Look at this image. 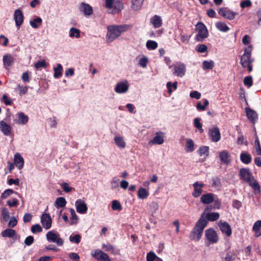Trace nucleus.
<instances>
[{
    "instance_id": "obj_50",
    "label": "nucleus",
    "mask_w": 261,
    "mask_h": 261,
    "mask_svg": "<svg viewBox=\"0 0 261 261\" xmlns=\"http://www.w3.org/2000/svg\"><path fill=\"white\" fill-rule=\"evenodd\" d=\"M198 152L200 156L204 154L207 156L209 152V147L206 146H201L198 149Z\"/></svg>"
},
{
    "instance_id": "obj_22",
    "label": "nucleus",
    "mask_w": 261,
    "mask_h": 261,
    "mask_svg": "<svg viewBox=\"0 0 261 261\" xmlns=\"http://www.w3.org/2000/svg\"><path fill=\"white\" fill-rule=\"evenodd\" d=\"M220 161L224 164H228L230 161V154L227 150H223L219 152Z\"/></svg>"
},
{
    "instance_id": "obj_32",
    "label": "nucleus",
    "mask_w": 261,
    "mask_h": 261,
    "mask_svg": "<svg viewBox=\"0 0 261 261\" xmlns=\"http://www.w3.org/2000/svg\"><path fill=\"white\" fill-rule=\"evenodd\" d=\"M220 215L217 212H213L207 213L205 217V219L207 221H215L219 218Z\"/></svg>"
},
{
    "instance_id": "obj_41",
    "label": "nucleus",
    "mask_w": 261,
    "mask_h": 261,
    "mask_svg": "<svg viewBox=\"0 0 261 261\" xmlns=\"http://www.w3.org/2000/svg\"><path fill=\"white\" fill-rule=\"evenodd\" d=\"M194 150V143L193 141L191 139L187 140V144L186 145V150L187 152H192Z\"/></svg>"
},
{
    "instance_id": "obj_47",
    "label": "nucleus",
    "mask_w": 261,
    "mask_h": 261,
    "mask_svg": "<svg viewBox=\"0 0 261 261\" xmlns=\"http://www.w3.org/2000/svg\"><path fill=\"white\" fill-rule=\"evenodd\" d=\"M2 215L4 221L7 222L10 218L9 212L7 208L4 207L1 208Z\"/></svg>"
},
{
    "instance_id": "obj_52",
    "label": "nucleus",
    "mask_w": 261,
    "mask_h": 261,
    "mask_svg": "<svg viewBox=\"0 0 261 261\" xmlns=\"http://www.w3.org/2000/svg\"><path fill=\"white\" fill-rule=\"evenodd\" d=\"M112 208L114 211H120L122 210V207L119 201L114 200L112 201Z\"/></svg>"
},
{
    "instance_id": "obj_28",
    "label": "nucleus",
    "mask_w": 261,
    "mask_h": 261,
    "mask_svg": "<svg viewBox=\"0 0 261 261\" xmlns=\"http://www.w3.org/2000/svg\"><path fill=\"white\" fill-rule=\"evenodd\" d=\"M240 160L245 164H249L252 161V157L248 153L242 152L240 154Z\"/></svg>"
},
{
    "instance_id": "obj_16",
    "label": "nucleus",
    "mask_w": 261,
    "mask_h": 261,
    "mask_svg": "<svg viewBox=\"0 0 261 261\" xmlns=\"http://www.w3.org/2000/svg\"><path fill=\"white\" fill-rule=\"evenodd\" d=\"M240 178L246 182L250 181V179L253 177L248 168H243L240 170Z\"/></svg>"
},
{
    "instance_id": "obj_54",
    "label": "nucleus",
    "mask_w": 261,
    "mask_h": 261,
    "mask_svg": "<svg viewBox=\"0 0 261 261\" xmlns=\"http://www.w3.org/2000/svg\"><path fill=\"white\" fill-rule=\"evenodd\" d=\"M14 193H15V192L12 189H7L2 194L1 198L3 199H6Z\"/></svg>"
},
{
    "instance_id": "obj_24",
    "label": "nucleus",
    "mask_w": 261,
    "mask_h": 261,
    "mask_svg": "<svg viewBox=\"0 0 261 261\" xmlns=\"http://www.w3.org/2000/svg\"><path fill=\"white\" fill-rule=\"evenodd\" d=\"M214 194L213 193H207L203 194L200 198V201L204 204H208L214 201Z\"/></svg>"
},
{
    "instance_id": "obj_40",
    "label": "nucleus",
    "mask_w": 261,
    "mask_h": 261,
    "mask_svg": "<svg viewBox=\"0 0 261 261\" xmlns=\"http://www.w3.org/2000/svg\"><path fill=\"white\" fill-rule=\"evenodd\" d=\"M114 141L116 145L121 148H124L125 147V142L122 137H115Z\"/></svg>"
},
{
    "instance_id": "obj_60",
    "label": "nucleus",
    "mask_w": 261,
    "mask_h": 261,
    "mask_svg": "<svg viewBox=\"0 0 261 261\" xmlns=\"http://www.w3.org/2000/svg\"><path fill=\"white\" fill-rule=\"evenodd\" d=\"M157 257H158L154 252L150 251L147 254L146 260L147 261H154Z\"/></svg>"
},
{
    "instance_id": "obj_27",
    "label": "nucleus",
    "mask_w": 261,
    "mask_h": 261,
    "mask_svg": "<svg viewBox=\"0 0 261 261\" xmlns=\"http://www.w3.org/2000/svg\"><path fill=\"white\" fill-rule=\"evenodd\" d=\"M150 22L155 28H158L162 25V20L161 17L157 15H155L150 19Z\"/></svg>"
},
{
    "instance_id": "obj_25",
    "label": "nucleus",
    "mask_w": 261,
    "mask_h": 261,
    "mask_svg": "<svg viewBox=\"0 0 261 261\" xmlns=\"http://www.w3.org/2000/svg\"><path fill=\"white\" fill-rule=\"evenodd\" d=\"M14 161L16 166L19 169H21L24 166V159L19 153L14 155Z\"/></svg>"
},
{
    "instance_id": "obj_19",
    "label": "nucleus",
    "mask_w": 261,
    "mask_h": 261,
    "mask_svg": "<svg viewBox=\"0 0 261 261\" xmlns=\"http://www.w3.org/2000/svg\"><path fill=\"white\" fill-rule=\"evenodd\" d=\"M252 61L251 59V52L246 49L241 57L240 63L242 67L245 68L247 66V64H249L250 62L252 63Z\"/></svg>"
},
{
    "instance_id": "obj_8",
    "label": "nucleus",
    "mask_w": 261,
    "mask_h": 261,
    "mask_svg": "<svg viewBox=\"0 0 261 261\" xmlns=\"http://www.w3.org/2000/svg\"><path fill=\"white\" fill-rule=\"evenodd\" d=\"M129 87V84L126 80L122 82H118L115 86V91L119 94L124 93L128 91Z\"/></svg>"
},
{
    "instance_id": "obj_14",
    "label": "nucleus",
    "mask_w": 261,
    "mask_h": 261,
    "mask_svg": "<svg viewBox=\"0 0 261 261\" xmlns=\"http://www.w3.org/2000/svg\"><path fill=\"white\" fill-rule=\"evenodd\" d=\"M208 134L213 142H218L221 139L220 132L217 127L210 129Z\"/></svg>"
},
{
    "instance_id": "obj_56",
    "label": "nucleus",
    "mask_w": 261,
    "mask_h": 261,
    "mask_svg": "<svg viewBox=\"0 0 261 261\" xmlns=\"http://www.w3.org/2000/svg\"><path fill=\"white\" fill-rule=\"evenodd\" d=\"M69 239L71 242L78 244L81 242V236L80 234H75L73 236H70Z\"/></svg>"
},
{
    "instance_id": "obj_62",
    "label": "nucleus",
    "mask_w": 261,
    "mask_h": 261,
    "mask_svg": "<svg viewBox=\"0 0 261 261\" xmlns=\"http://www.w3.org/2000/svg\"><path fill=\"white\" fill-rule=\"evenodd\" d=\"M35 67L36 69H40L42 68H46V63L45 60H42L41 61L37 62L35 64Z\"/></svg>"
},
{
    "instance_id": "obj_59",
    "label": "nucleus",
    "mask_w": 261,
    "mask_h": 261,
    "mask_svg": "<svg viewBox=\"0 0 261 261\" xmlns=\"http://www.w3.org/2000/svg\"><path fill=\"white\" fill-rule=\"evenodd\" d=\"M1 101H3L6 106H11L13 103L12 100L9 98L6 94L3 95Z\"/></svg>"
},
{
    "instance_id": "obj_11",
    "label": "nucleus",
    "mask_w": 261,
    "mask_h": 261,
    "mask_svg": "<svg viewBox=\"0 0 261 261\" xmlns=\"http://www.w3.org/2000/svg\"><path fill=\"white\" fill-rule=\"evenodd\" d=\"M14 19L16 26L19 29L23 23L24 20V16L21 10L18 9L15 11Z\"/></svg>"
},
{
    "instance_id": "obj_51",
    "label": "nucleus",
    "mask_w": 261,
    "mask_h": 261,
    "mask_svg": "<svg viewBox=\"0 0 261 261\" xmlns=\"http://www.w3.org/2000/svg\"><path fill=\"white\" fill-rule=\"evenodd\" d=\"M61 187L66 193H69L75 190L74 188L70 187L69 184L67 182H63L61 184Z\"/></svg>"
},
{
    "instance_id": "obj_43",
    "label": "nucleus",
    "mask_w": 261,
    "mask_h": 261,
    "mask_svg": "<svg viewBox=\"0 0 261 261\" xmlns=\"http://www.w3.org/2000/svg\"><path fill=\"white\" fill-rule=\"evenodd\" d=\"M18 117L19 123L22 124H26L29 120L28 116L22 112H20L18 114Z\"/></svg>"
},
{
    "instance_id": "obj_49",
    "label": "nucleus",
    "mask_w": 261,
    "mask_h": 261,
    "mask_svg": "<svg viewBox=\"0 0 261 261\" xmlns=\"http://www.w3.org/2000/svg\"><path fill=\"white\" fill-rule=\"evenodd\" d=\"M177 84H178V83L177 81H175L173 84L170 82H167V87L168 89V93H169L170 94L172 93V92H173V90H172V88H173L174 90L177 89Z\"/></svg>"
},
{
    "instance_id": "obj_3",
    "label": "nucleus",
    "mask_w": 261,
    "mask_h": 261,
    "mask_svg": "<svg viewBox=\"0 0 261 261\" xmlns=\"http://www.w3.org/2000/svg\"><path fill=\"white\" fill-rule=\"evenodd\" d=\"M196 30L198 32V34L196 36V40L197 41L201 42L208 37V32L203 23L201 22H198L196 25Z\"/></svg>"
},
{
    "instance_id": "obj_35",
    "label": "nucleus",
    "mask_w": 261,
    "mask_h": 261,
    "mask_svg": "<svg viewBox=\"0 0 261 261\" xmlns=\"http://www.w3.org/2000/svg\"><path fill=\"white\" fill-rule=\"evenodd\" d=\"M69 37L79 38L81 37V31L75 28H71L69 30Z\"/></svg>"
},
{
    "instance_id": "obj_34",
    "label": "nucleus",
    "mask_w": 261,
    "mask_h": 261,
    "mask_svg": "<svg viewBox=\"0 0 261 261\" xmlns=\"http://www.w3.org/2000/svg\"><path fill=\"white\" fill-rule=\"evenodd\" d=\"M42 20L39 17H37V18L31 20L30 21V24L31 26L34 29H38L42 24Z\"/></svg>"
},
{
    "instance_id": "obj_20",
    "label": "nucleus",
    "mask_w": 261,
    "mask_h": 261,
    "mask_svg": "<svg viewBox=\"0 0 261 261\" xmlns=\"http://www.w3.org/2000/svg\"><path fill=\"white\" fill-rule=\"evenodd\" d=\"M14 58L11 54L4 55L3 61L5 68L8 69L9 67L12 66L14 63Z\"/></svg>"
},
{
    "instance_id": "obj_10",
    "label": "nucleus",
    "mask_w": 261,
    "mask_h": 261,
    "mask_svg": "<svg viewBox=\"0 0 261 261\" xmlns=\"http://www.w3.org/2000/svg\"><path fill=\"white\" fill-rule=\"evenodd\" d=\"M218 226L223 233L227 237H230L232 233V230L230 225L226 222L220 220L218 223Z\"/></svg>"
},
{
    "instance_id": "obj_37",
    "label": "nucleus",
    "mask_w": 261,
    "mask_h": 261,
    "mask_svg": "<svg viewBox=\"0 0 261 261\" xmlns=\"http://www.w3.org/2000/svg\"><path fill=\"white\" fill-rule=\"evenodd\" d=\"M149 195V193L145 188H140L138 191V196L139 198L146 199Z\"/></svg>"
},
{
    "instance_id": "obj_57",
    "label": "nucleus",
    "mask_w": 261,
    "mask_h": 261,
    "mask_svg": "<svg viewBox=\"0 0 261 261\" xmlns=\"http://www.w3.org/2000/svg\"><path fill=\"white\" fill-rule=\"evenodd\" d=\"M244 84L248 87H250L253 85L252 77L251 75L246 76L244 79Z\"/></svg>"
},
{
    "instance_id": "obj_45",
    "label": "nucleus",
    "mask_w": 261,
    "mask_h": 261,
    "mask_svg": "<svg viewBox=\"0 0 261 261\" xmlns=\"http://www.w3.org/2000/svg\"><path fill=\"white\" fill-rule=\"evenodd\" d=\"M146 46L148 50H154L158 47V43L153 40H148L146 42Z\"/></svg>"
},
{
    "instance_id": "obj_5",
    "label": "nucleus",
    "mask_w": 261,
    "mask_h": 261,
    "mask_svg": "<svg viewBox=\"0 0 261 261\" xmlns=\"http://www.w3.org/2000/svg\"><path fill=\"white\" fill-rule=\"evenodd\" d=\"M46 237L49 242L55 243L59 246H61L63 245L64 241L63 239L60 238L59 233L55 230L47 232Z\"/></svg>"
},
{
    "instance_id": "obj_12",
    "label": "nucleus",
    "mask_w": 261,
    "mask_h": 261,
    "mask_svg": "<svg viewBox=\"0 0 261 261\" xmlns=\"http://www.w3.org/2000/svg\"><path fill=\"white\" fill-rule=\"evenodd\" d=\"M92 256L99 261H112L107 253L100 250H95Z\"/></svg>"
},
{
    "instance_id": "obj_1",
    "label": "nucleus",
    "mask_w": 261,
    "mask_h": 261,
    "mask_svg": "<svg viewBox=\"0 0 261 261\" xmlns=\"http://www.w3.org/2000/svg\"><path fill=\"white\" fill-rule=\"evenodd\" d=\"M207 223L208 222L205 218V214L203 213L191 232L190 235V239L191 240L196 239L197 241H199L201 238L203 230L207 226Z\"/></svg>"
},
{
    "instance_id": "obj_48",
    "label": "nucleus",
    "mask_w": 261,
    "mask_h": 261,
    "mask_svg": "<svg viewBox=\"0 0 261 261\" xmlns=\"http://www.w3.org/2000/svg\"><path fill=\"white\" fill-rule=\"evenodd\" d=\"M70 213L71 215L70 225L76 224L78 220V216L76 215L73 208L70 209Z\"/></svg>"
},
{
    "instance_id": "obj_23",
    "label": "nucleus",
    "mask_w": 261,
    "mask_h": 261,
    "mask_svg": "<svg viewBox=\"0 0 261 261\" xmlns=\"http://www.w3.org/2000/svg\"><path fill=\"white\" fill-rule=\"evenodd\" d=\"M246 113L248 119L252 123H254L257 119V114L254 110L249 108H246Z\"/></svg>"
},
{
    "instance_id": "obj_7",
    "label": "nucleus",
    "mask_w": 261,
    "mask_h": 261,
    "mask_svg": "<svg viewBox=\"0 0 261 261\" xmlns=\"http://www.w3.org/2000/svg\"><path fill=\"white\" fill-rule=\"evenodd\" d=\"M218 13L220 15L223 16L224 18L229 20H232L235 18L237 13L228 9L227 8H220L218 11Z\"/></svg>"
},
{
    "instance_id": "obj_42",
    "label": "nucleus",
    "mask_w": 261,
    "mask_h": 261,
    "mask_svg": "<svg viewBox=\"0 0 261 261\" xmlns=\"http://www.w3.org/2000/svg\"><path fill=\"white\" fill-rule=\"evenodd\" d=\"M214 67V62L212 60L210 61H204L202 63V68L206 70L207 69H212Z\"/></svg>"
},
{
    "instance_id": "obj_36",
    "label": "nucleus",
    "mask_w": 261,
    "mask_h": 261,
    "mask_svg": "<svg viewBox=\"0 0 261 261\" xmlns=\"http://www.w3.org/2000/svg\"><path fill=\"white\" fill-rule=\"evenodd\" d=\"M260 227L261 220H257L254 223L252 228L253 230L255 232V236L256 237L261 236V233H260Z\"/></svg>"
},
{
    "instance_id": "obj_44",
    "label": "nucleus",
    "mask_w": 261,
    "mask_h": 261,
    "mask_svg": "<svg viewBox=\"0 0 261 261\" xmlns=\"http://www.w3.org/2000/svg\"><path fill=\"white\" fill-rule=\"evenodd\" d=\"M203 100H204L203 105H201V103L200 101H198L197 103L196 108L198 111H202L205 110L206 107L208 105L209 101L207 99H204Z\"/></svg>"
},
{
    "instance_id": "obj_33",
    "label": "nucleus",
    "mask_w": 261,
    "mask_h": 261,
    "mask_svg": "<svg viewBox=\"0 0 261 261\" xmlns=\"http://www.w3.org/2000/svg\"><path fill=\"white\" fill-rule=\"evenodd\" d=\"M216 27L218 30L223 32H226L229 30V28L227 24L225 22L222 21L217 22L216 23Z\"/></svg>"
},
{
    "instance_id": "obj_63",
    "label": "nucleus",
    "mask_w": 261,
    "mask_h": 261,
    "mask_svg": "<svg viewBox=\"0 0 261 261\" xmlns=\"http://www.w3.org/2000/svg\"><path fill=\"white\" fill-rule=\"evenodd\" d=\"M196 50L199 53H203L207 51V47L205 44H199L196 47Z\"/></svg>"
},
{
    "instance_id": "obj_17",
    "label": "nucleus",
    "mask_w": 261,
    "mask_h": 261,
    "mask_svg": "<svg viewBox=\"0 0 261 261\" xmlns=\"http://www.w3.org/2000/svg\"><path fill=\"white\" fill-rule=\"evenodd\" d=\"M164 134L163 132L159 131L155 133V136L149 142L150 144H162L164 142Z\"/></svg>"
},
{
    "instance_id": "obj_46",
    "label": "nucleus",
    "mask_w": 261,
    "mask_h": 261,
    "mask_svg": "<svg viewBox=\"0 0 261 261\" xmlns=\"http://www.w3.org/2000/svg\"><path fill=\"white\" fill-rule=\"evenodd\" d=\"M255 139L254 141V144L255 147V149L256 151V154L259 156H261V146L259 143V141L258 138L256 134H255Z\"/></svg>"
},
{
    "instance_id": "obj_55",
    "label": "nucleus",
    "mask_w": 261,
    "mask_h": 261,
    "mask_svg": "<svg viewBox=\"0 0 261 261\" xmlns=\"http://www.w3.org/2000/svg\"><path fill=\"white\" fill-rule=\"evenodd\" d=\"M200 119L199 118H195L194 120V126L199 129V132L202 133L203 132L202 125L200 122Z\"/></svg>"
},
{
    "instance_id": "obj_15",
    "label": "nucleus",
    "mask_w": 261,
    "mask_h": 261,
    "mask_svg": "<svg viewBox=\"0 0 261 261\" xmlns=\"http://www.w3.org/2000/svg\"><path fill=\"white\" fill-rule=\"evenodd\" d=\"M194 190L192 193V196L195 198L199 197L203 192L202 188L204 186L203 183H199L196 181L193 184Z\"/></svg>"
},
{
    "instance_id": "obj_29",
    "label": "nucleus",
    "mask_w": 261,
    "mask_h": 261,
    "mask_svg": "<svg viewBox=\"0 0 261 261\" xmlns=\"http://www.w3.org/2000/svg\"><path fill=\"white\" fill-rule=\"evenodd\" d=\"M16 231L11 228H7L3 231L1 233L2 236L4 238H13L16 236Z\"/></svg>"
},
{
    "instance_id": "obj_31",
    "label": "nucleus",
    "mask_w": 261,
    "mask_h": 261,
    "mask_svg": "<svg viewBox=\"0 0 261 261\" xmlns=\"http://www.w3.org/2000/svg\"><path fill=\"white\" fill-rule=\"evenodd\" d=\"M250 186L252 187L255 191H257L258 192H260V185L258 184L257 181L252 177L250 179V181H248Z\"/></svg>"
},
{
    "instance_id": "obj_9",
    "label": "nucleus",
    "mask_w": 261,
    "mask_h": 261,
    "mask_svg": "<svg viewBox=\"0 0 261 261\" xmlns=\"http://www.w3.org/2000/svg\"><path fill=\"white\" fill-rule=\"evenodd\" d=\"M41 223L45 229H49L51 227L52 219L48 213H43L41 217Z\"/></svg>"
},
{
    "instance_id": "obj_6",
    "label": "nucleus",
    "mask_w": 261,
    "mask_h": 261,
    "mask_svg": "<svg viewBox=\"0 0 261 261\" xmlns=\"http://www.w3.org/2000/svg\"><path fill=\"white\" fill-rule=\"evenodd\" d=\"M205 236L211 244L217 243L219 240V237L217 232L213 228H210L205 231Z\"/></svg>"
},
{
    "instance_id": "obj_58",
    "label": "nucleus",
    "mask_w": 261,
    "mask_h": 261,
    "mask_svg": "<svg viewBox=\"0 0 261 261\" xmlns=\"http://www.w3.org/2000/svg\"><path fill=\"white\" fill-rule=\"evenodd\" d=\"M212 186L213 187L219 188L221 186V183L220 178L217 177H213L212 178Z\"/></svg>"
},
{
    "instance_id": "obj_4",
    "label": "nucleus",
    "mask_w": 261,
    "mask_h": 261,
    "mask_svg": "<svg viewBox=\"0 0 261 261\" xmlns=\"http://www.w3.org/2000/svg\"><path fill=\"white\" fill-rule=\"evenodd\" d=\"M106 7L111 9V13L116 14L119 13L123 8V3L120 1L105 0Z\"/></svg>"
},
{
    "instance_id": "obj_64",
    "label": "nucleus",
    "mask_w": 261,
    "mask_h": 261,
    "mask_svg": "<svg viewBox=\"0 0 261 261\" xmlns=\"http://www.w3.org/2000/svg\"><path fill=\"white\" fill-rule=\"evenodd\" d=\"M235 259L234 255L231 252H227L224 258V261H233Z\"/></svg>"
},
{
    "instance_id": "obj_21",
    "label": "nucleus",
    "mask_w": 261,
    "mask_h": 261,
    "mask_svg": "<svg viewBox=\"0 0 261 261\" xmlns=\"http://www.w3.org/2000/svg\"><path fill=\"white\" fill-rule=\"evenodd\" d=\"M0 130L6 136H10L12 133V127L4 120L0 121Z\"/></svg>"
},
{
    "instance_id": "obj_39",
    "label": "nucleus",
    "mask_w": 261,
    "mask_h": 261,
    "mask_svg": "<svg viewBox=\"0 0 261 261\" xmlns=\"http://www.w3.org/2000/svg\"><path fill=\"white\" fill-rule=\"evenodd\" d=\"M66 203L65 198L60 197L56 199L55 204L57 208L63 207L66 205Z\"/></svg>"
},
{
    "instance_id": "obj_18",
    "label": "nucleus",
    "mask_w": 261,
    "mask_h": 261,
    "mask_svg": "<svg viewBox=\"0 0 261 261\" xmlns=\"http://www.w3.org/2000/svg\"><path fill=\"white\" fill-rule=\"evenodd\" d=\"M79 10L86 16L90 15L93 12L92 7L90 5L84 2H82L80 4Z\"/></svg>"
},
{
    "instance_id": "obj_30",
    "label": "nucleus",
    "mask_w": 261,
    "mask_h": 261,
    "mask_svg": "<svg viewBox=\"0 0 261 261\" xmlns=\"http://www.w3.org/2000/svg\"><path fill=\"white\" fill-rule=\"evenodd\" d=\"M102 248L106 251L110 252L114 255H116L118 253V251L115 249L114 246L110 244H102Z\"/></svg>"
},
{
    "instance_id": "obj_53",
    "label": "nucleus",
    "mask_w": 261,
    "mask_h": 261,
    "mask_svg": "<svg viewBox=\"0 0 261 261\" xmlns=\"http://www.w3.org/2000/svg\"><path fill=\"white\" fill-rule=\"evenodd\" d=\"M133 8L137 10L141 7L144 0H132Z\"/></svg>"
},
{
    "instance_id": "obj_38",
    "label": "nucleus",
    "mask_w": 261,
    "mask_h": 261,
    "mask_svg": "<svg viewBox=\"0 0 261 261\" xmlns=\"http://www.w3.org/2000/svg\"><path fill=\"white\" fill-rule=\"evenodd\" d=\"M54 77L60 78L62 75L63 67L61 64H58L56 67L54 68Z\"/></svg>"
},
{
    "instance_id": "obj_13",
    "label": "nucleus",
    "mask_w": 261,
    "mask_h": 261,
    "mask_svg": "<svg viewBox=\"0 0 261 261\" xmlns=\"http://www.w3.org/2000/svg\"><path fill=\"white\" fill-rule=\"evenodd\" d=\"M75 207L77 213L80 214H86L88 210V207L84 201L79 199L75 201Z\"/></svg>"
},
{
    "instance_id": "obj_26",
    "label": "nucleus",
    "mask_w": 261,
    "mask_h": 261,
    "mask_svg": "<svg viewBox=\"0 0 261 261\" xmlns=\"http://www.w3.org/2000/svg\"><path fill=\"white\" fill-rule=\"evenodd\" d=\"M174 71L173 73L179 77L183 76L186 73V67L184 64H181L179 66H176L174 67Z\"/></svg>"
},
{
    "instance_id": "obj_61",
    "label": "nucleus",
    "mask_w": 261,
    "mask_h": 261,
    "mask_svg": "<svg viewBox=\"0 0 261 261\" xmlns=\"http://www.w3.org/2000/svg\"><path fill=\"white\" fill-rule=\"evenodd\" d=\"M31 231L33 233L41 232L42 231V228L39 224H37L31 227Z\"/></svg>"
},
{
    "instance_id": "obj_2",
    "label": "nucleus",
    "mask_w": 261,
    "mask_h": 261,
    "mask_svg": "<svg viewBox=\"0 0 261 261\" xmlns=\"http://www.w3.org/2000/svg\"><path fill=\"white\" fill-rule=\"evenodd\" d=\"M129 28L127 24L112 25L108 28L107 39L110 42L119 37L122 32L126 31Z\"/></svg>"
}]
</instances>
